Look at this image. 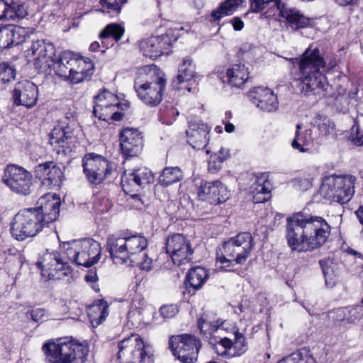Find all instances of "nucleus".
<instances>
[{"label": "nucleus", "mask_w": 363, "mask_h": 363, "mask_svg": "<svg viewBox=\"0 0 363 363\" xmlns=\"http://www.w3.org/2000/svg\"><path fill=\"white\" fill-rule=\"evenodd\" d=\"M330 229L320 216L297 213L287 218L286 238L293 251L308 252L322 246L327 241Z\"/></svg>", "instance_id": "obj_1"}, {"label": "nucleus", "mask_w": 363, "mask_h": 363, "mask_svg": "<svg viewBox=\"0 0 363 363\" xmlns=\"http://www.w3.org/2000/svg\"><path fill=\"white\" fill-rule=\"evenodd\" d=\"M289 61L298 68L300 89L305 94H320L328 86L324 72L333 67V63L326 65L324 57L317 47H308L301 58H291Z\"/></svg>", "instance_id": "obj_2"}, {"label": "nucleus", "mask_w": 363, "mask_h": 363, "mask_svg": "<svg viewBox=\"0 0 363 363\" xmlns=\"http://www.w3.org/2000/svg\"><path fill=\"white\" fill-rule=\"evenodd\" d=\"M147 246L146 238L140 234L129 237L111 235L107 240V250L116 264L129 262L149 272L153 268V261L145 252Z\"/></svg>", "instance_id": "obj_3"}, {"label": "nucleus", "mask_w": 363, "mask_h": 363, "mask_svg": "<svg viewBox=\"0 0 363 363\" xmlns=\"http://www.w3.org/2000/svg\"><path fill=\"white\" fill-rule=\"evenodd\" d=\"M254 247L252 235L247 232L238 234L223 242L216 252V264L228 269L245 262Z\"/></svg>", "instance_id": "obj_4"}, {"label": "nucleus", "mask_w": 363, "mask_h": 363, "mask_svg": "<svg viewBox=\"0 0 363 363\" xmlns=\"http://www.w3.org/2000/svg\"><path fill=\"white\" fill-rule=\"evenodd\" d=\"M164 74L155 66L148 68V72L140 71L135 80L134 89L139 99L150 106H156L162 101L166 87Z\"/></svg>", "instance_id": "obj_5"}, {"label": "nucleus", "mask_w": 363, "mask_h": 363, "mask_svg": "<svg viewBox=\"0 0 363 363\" xmlns=\"http://www.w3.org/2000/svg\"><path fill=\"white\" fill-rule=\"evenodd\" d=\"M42 350L49 363H84L89 353L87 345L67 339L48 341Z\"/></svg>", "instance_id": "obj_6"}, {"label": "nucleus", "mask_w": 363, "mask_h": 363, "mask_svg": "<svg viewBox=\"0 0 363 363\" xmlns=\"http://www.w3.org/2000/svg\"><path fill=\"white\" fill-rule=\"evenodd\" d=\"M94 65L89 58L78 56L69 50L61 52L55 62L54 69L61 77L77 84L89 77L94 72Z\"/></svg>", "instance_id": "obj_7"}, {"label": "nucleus", "mask_w": 363, "mask_h": 363, "mask_svg": "<svg viewBox=\"0 0 363 363\" xmlns=\"http://www.w3.org/2000/svg\"><path fill=\"white\" fill-rule=\"evenodd\" d=\"M355 182L352 175H329L323 178L319 193L330 202L346 203L354 196Z\"/></svg>", "instance_id": "obj_8"}, {"label": "nucleus", "mask_w": 363, "mask_h": 363, "mask_svg": "<svg viewBox=\"0 0 363 363\" xmlns=\"http://www.w3.org/2000/svg\"><path fill=\"white\" fill-rule=\"evenodd\" d=\"M62 247L67 259L78 266L89 267L101 257L100 243L91 238L65 242Z\"/></svg>", "instance_id": "obj_9"}, {"label": "nucleus", "mask_w": 363, "mask_h": 363, "mask_svg": "<svg viewBox=\"0 0 363 363\" xmlns=\"http://www.w3.org/2000/svg\"><path fill=\"white\" fill-rule=\"evenodd\" d=\"M223 332L232 335L233 338L219 337L218 340H215L214 350L218 355L228 357H239L247 351L246 339L244 335L239 332L238 327L229 321L219 319L218 335H223Z\"/></svg>", "instance_id": "obj_10"}, {"label": "nucleus", "mask_w": 363, "mask_h": 363, "mask_svg": "<svg viewBox=\"0 0 363 363\" xmlns=\"http://www.w3.org/2000/svg\"><path fill=\"white\" fill-rule=\"evenodd\" d=\"M48 223L43 216L32 208H25L17 213L11 223V233L18 240L34 237L38 234Z\"/></svg>", "instance_id": "obj_11"}, {"label": "nucleus", "mask_w": 363, "mask_h": 363, "mask_svg": "<svg viewBox=\"0 0 363 363\" xmlns=\"http://www.w3.org/2000/svg\"><path fill=\"white\" fill-rule=\"evenodd\" d=\"M118 347V358L125 363H153L151 347L138 335L121 340Z\"/></svg>", "instance_id": "obj_12"}, {"label": "nucleus", "mask_w": 363, "mask_h": 363, "mask_svg": "<svg viewBox=\"0 0 363 363\" xmlns=\"http://www.w3.org/2000/svg\"><path fill=\"white\" fill-rule=\"evenodd\" d=\"M126 103L120 102L115 94L103 90L94 97V114L99 120L118 121L122 119L123 113L128 108Z\"/></svg>", "instance_id": "obj_13"}, {"label": "nucleus", "mask_w": 363, "mask_h": 363, "mask_svg": "<svg viewBox=\"0 0 363 363\" xmlns=\"http://www.w3.org/2000/svg\"><path fill=\"white\" fill-rule=\"evenodd\" d=\"M251 9L253 12H259L264 9L269 4H273L274 16H279L285 18L289 26L294 29H299L306 27L309 24V19L301 14L298 11L289 8L283 4L281 0H250Z\"/></svg>", "instance_id": "obj_14"}, {"label": "nucleus", "mask_w": 363, "mask_h": 363, "mask_svg": "<svg viewBox=\"0 0 363 363\" xmlns=\"http://www.w3.org/2000/svg\"><path fill=\"white\" fill-rule=\"evenodd\" d=\"M36 264L41 269V274L45 279H62L72 272L69 263L61 254L55 251L43 253Z\"/></svg>", "instance_id": "obj_15"}, {"label": "nucleus", "mask_w": 363, "mask_h": 363, "mask_svg": "<svg viewBox=\"0 0 363 363\" xmlns=\"http://www.w3.org/2000/svg\"><path fill=\"white\" fill-rule=\"evenodd\" d=\"M173 355L184 363L197 360L201 342L195 336L189 334L172 336L169 341Z\"/></svg>", "instance_id": "obj_16"}, {"label": "nucleus", "mask_w": 363, "mask_h": 363, "mask_svg": "<svg viewBox=\"0 0 363 363\" xmlns=\"http://www.w3.org/2000/svg\"><path fill=\"white\" fill-rule=\"evenodd\" d=\"M175 30L169 29L164 35L151 36L139 43V48L144 56L155 60L162 55H168L172 45L177 40Z\"/></svg>", "instance_id": "obj_17"}, {"label": "nucleus", "mask_w": 363, "mask_h": 363, "mask_svg": "<svg viewBox=\"0 0 363 363\" xmlns=\"http://www.w3.org/2000/svg\"><path fill=\"white\" fill-rule=\"evenodd\" d=\"M32 179L33 176L28 171L16 164L8 165L1 178L12 191L25 196L30 194Z\"/></svg>", "instance_id": "obj_18"}, {"label": "nucleus", "mask_w": 363, "mask_h": 363, "mask_svg": "<svg viewBox=\"0 0 363 363\" xmlns=\"http://www.w3.org/2000/svg\"><path fill=\"white\" fill-rule=\"evenodd\" d=\"M166 252L171 257L173 263L180 266L192 259L193 249L190 241L182 234H173L166 240Z\"/></svg>", "instance_id": "obj_19"}, {"label": "nucleus", "mask_w": 363, "mask_h": 363, "mask_svg": "<svg viewBox=\"0 0 363 363\" xmlns=\"http://www.w3.org/2000/svg\"><path fill=\"white\" fill-rule=\"evenodd\" d=\"M84 172L88 181L94 184L102 182L111 173L110 162L104 157L89 154L83 159Z\"/></svg>", "instance_id": "obj_20"}, {"label": "nucleus", "mask_w": 363, "mask_h": 363, "mask_svg": "<svg viewBox=\"0 0 363 363\" xmlns=\"http://www.w3.org/2000/svg\"><path fill=\"white\" fill-rule=\"evenodd\" d=\"M55 52V48L52 43L45 40H38L34 41L30 48L27 50L26 57H33V59L29 60L33 61L37 69L46 71L54 63L52 57Z\"/></svg>", "instance_id": "obj_21"}, {"label": "nucleus", "mask_w": 363, "mask_h": 363, "mask_svg": "<svg viewBox=\"0 0 363 363\" xmlns=\"http://www.w3.org/2000/svg\"><path fill=\"white\" fill-rule=\"evenodd\" d=\"M74 118L72 114L61 118L50 134V145L55 147L69 148L70 144L74 141Z\"/></svg>", "instance_id": "obj_22"}, {"label": "nucleus", "mask_w": 363, "mask_h": 363, "mask_svg": "<svg viewBox=\"0 0 363 363\" xmlns=\"http://www.w3.org/2000/svg\"><path fill=\"white\" fill-rule=\"evenodd\" d=\"M320 144L319 137L315 133V126L306 127L301 130V125H296L295 138L291 143L294 149L298 150L301 152L314 154L318 152Z\"/></svg>", "instance_id": "obj_23"}, {"label": "nucleus", "mask_w": 363, "mask_h": 363, "mask_svg": "<svg viewBox=\"0 0 363 363\" xmlns=\"http://www.w3.org/2000/svg\"><path fill=\"white\" fill-rule=\"evenodd\" d=\"M153 181V174L150 169L142 167L133 172H125L121 177V185L126 194L138 191L146 184Z\"/></svg>", "instance_id": "obj_24"}, {"label": "nucleus", "mask_w": 363, "mask_h": 363, "mask_svg": "<svg viewBox=\"0 0 363 363\" xmlns=\"http://www.w3.org/2000/svg\"><path fill=\"white\" fill-rule=\"evenodd\" d=\"M248 97L250 101L262 111L275 112L279 108L278 98L269 88L255 87L249 92Z\"/></svg>", "instance_id": "obj_25"}, {"label": "nucleus", "mask_w": 363, "mask_h": 363, "mask_svg": "<svg viewBox=\"0 0 363 363\" xmlns=\"http://www.w3.org/2000/svg\"><path fill=\"white\" fill-rule=\"evenodd\" d=\"M229 196L228 188L220 181L202 183L198 189L199 199L213 205L226 201Z\"/></svg>", "instance_id": "obj_26"}, {"label": "nucleus", "mask_w": 363, "mask_h": 363, "mask_svg": "<svg viewBox=\"0 0 363 363\" xmlns=\"http://www.w3.org/2000/svg\"><path fill=\"white\" fill-rule=\"evenodd\" d=\"M38 87L29 80L18 82L13 91V100L16 105L32 107L36 104L38 99Z\"/></svg>", "instance_id": "obj_27"}, {"label": "nucleus", "mask_w": 363, "mask_h": 363, "mask_svg": "<svg viewBox=\"0 0 363 363\" xmlns=\"http://www.w3.org/2000/svg\"><path fill=\"white\" fill-rule=\"evenodd\" d=\"M120 141L121 151L128 157L137 156L143 147V136L134 128H124L120 133Z\"/></svg>", "instance_id": "obj_28"}, {"label": "nucleus", "mask_w": 363, "mask_h": 363, "mask_svg": "<svg viewBox=\"0 0 363 363\" xmlns=\"http://www.w3.org/2000/svg\"><path fill=\"white\" fill-rule=\"evenodd\" d=\"M209 127L199 119L189 121L187 142L195 150H201L208 143Z\"/></svg>", "instance_id": "obj_29"}, {"label": "nucleus", "mask_w": 363, "mask_h": 363, "mask_svg": "<svg viewBox=\"0 0 363 363\" xmlns=\"http://www.w3.org/2000/svg\"><path fill=\"white\" fill-rule=\"evenodd\" d=\"M60 206V197L55 194L48 193L40 197L36 203V206L32 208L37 210L45 221L49 224L57 218Z\"/></svg>", "instance_id": "obj_30"}, {"label": "nucleus", "mask_w": 363, "mask_h": 363, "mask_svg": "<svg viewBox=\"0 0 363 363\" xmlns=\"http://www.w3.org/2000/svg\"><path fill=\"white\" fill-rule=\"evenodd\" d=\"M35 174L42 181L44 186L50 188L52 186H58L63 177L61 169L53 162L38 164L35 168Z\"/></svg>", "instance_id": "obj_31"}, {"label": "nucleus", "mask_w": 363, "mask_h": 363, "mask_svg": "<svg viewBox=\"0 0 363 363\" xmlns=\"http://www.w3.org/2000/svg\"><path fill=\"white\" fill-rule=\"evenodd\" d=\"M248 79L249 71L244 64L233 65L220 76L224 84L235 89H242Z\"/></svg>", "instance_id": "obj_32"}, {"label": "nucleus", "mask_w": 363, "mask_h": 363, "mask_svg": "<svg viewBox=\"0 0 363 363\" xmlns=\"http://www.w3.org/2000/svg\"><path fill=\"white\" fill-rule=\"evenodd\" d=\"M196 77L197 73L196 72L195 63L190 57H185L179 65L178 74L173 83L175 86H178L177 87L178 89L185 88L188 91H191V88L188 84H185L184 86L182 85L191 82Z\"/></svg>", "instance_id": "obj_33"}, {"label": "nucleus", "mask_w": 363, "mask_h": 363, "mask_svg": "<svg viewBox=\"0 0 363 363\" xmlns=\"http://www.w3.org/2000/svg\"><path fill=\"white\" fill-rule=\"evenodd\" d=\"M1 37L5 38L4 47L8 48L24 41L25 30L23 28L12 24L1 23Z\"/></svg>", "instance_id": "obj_34"}, {"label": "nucleus", "mask_w": 363, "mask_h": 363, "mask_svg": "<svg viewBox=\"0 0 363 363\" xmlns=\"http://www.w3.org/2000/svg\"><path fill=\"white\" fill-rule=\"evenodd\" d=\"M208 278V273L205 268L201 267L191 268L186 277V289H189V293H191L190 289L194 293L203 286Z\"/></svg>", "instance_id": "obj_35"}, {"label": "nucleus", "mask_w": 363, "mask_h": 363, "mask_svg": "<svg viewBox=\"0 0 363 363\" xmlns=\"http://www.w3.org/2000/svg\"><path fill=\"white\" fill-rule=\"evenodd\" d=\"M250 191L253 194L254 203L265 202L270 198L271 184L264 177L257 178L251 185Z\"/></svg>", "instance_id": "obj_36"}, {"label": "nucleus", "mask_w": 363, "mask_h": 363, "mask_svg": "<svg viewBox=\"0 0 363 363\" xmlns=\"http://www.w3.org/2000/svg\"><path fill=\"white\" fill-rule=\"evenodd\" d=\"M198 327L202 335L214 345L215 334H218L219 319L211 320L207 315L203 314L198 320Z\"/></svg>", "instance_id": "obj_37"}, {"label": "nucleus", "mask_w": 363, "mask_h": 363, "mask_svg": "<svg viewBox=\"0 0 363 363\" xmlns=\"http://www.w3.org/2000/svg\"><path fill=\"white\" fill-rule=\"evenodd\" d=\"M336 320L346 323H355L363 318V306L357 305L352 307L338 308L335 311Z\"/></svg>", "instance_id": "obj_38"}, {"label": "nucleus", "mask_w": 363, "mask_h": 363, "mask_svg": "<svg viewBox=\"0 0 363 363\" xmlns=\"http://www.w3.org/2000/svg\"><path fill=\"white\" fill-rule=\"evenodd\" d=\"M4 9L1 14L2 20L15 21L24 18L27 15V10L23 4H18L13 0L3 1Z\"/></svg>", "instance_id": "obj_39"}, {"label": "nucleus", "mask_w": 363, "mask_h": 363, "mask_svg": "<svg viewBox=\"0 0 363 363\" xmlns=\"http://www.w3.org/2000/svg\"><path fill=\"white\" fill-rule=\"evenodd\" d=\"M146 306V302L142 296L135 294L132 298L130 310L128 313V320L133 324L140 323L143 321V313Z\"/></svg>", "instance_id": "obj_40"}, {"label": "nucleus", "mask_w": 363, "mask_h": 363, "mask_svg": "<svg viewBox=\"0 0 363 363\" xmlns=\"http://www.w3.org/2000/svg\"><path fill=\"white\" fill-rule=\"evenodd\" d=\"M125 32L124 28L117 23L107 25L100 33L99 38L101 40V47L107 48L109 43L107 41L112 38L115 42L120 40Z\"/></svg>", "instance_id": "obj_41"}, {"label": "nucleus", "mask_w": 363, "mask_h": 363, "mask_svg": "<svg viewBox=\"0 0 363 363\" xmlns=\"http://www.w3.org/2000/svg\"><path fill=\"white\" fill-rule=\"evenodd\" d=\"M108 303L106 301L100 300L98 303L89 308V316L94 327L100 325L108 315Z\"/></svg>", "instance_id": "obj_42"}, {"label": "nucleus", "mask_w": 363, "mask_h": 363, "mask_svg": "<svg viewBox=\"0 0 363 363\" xmlns=\"http://www.w3.org/2000/svg\"><path fill=\"white\" fill-rule=\"evenodd\" d=\"M242 3V0H225L212 11L211 17L215 21H218L224 16L232 15Z\"/></svg>", "instance_id": "obj_43"}, {"label": "nucleus", "mask_w": 363, "mask_h": 363, "mask_svg": "<svg viewBox=\"0 0 363 363\" xmlns=\"http://www.w3.org/2000/svg\"><path fill=\"white\" fill-rule=\"evenodd\" d=\"M183 179V173L178 167H166L159 177V182L163 186H169Z\"/></svg>", "instance_id": "obj_44"}, {"label": "nucleus", "mask_w": 363, "mask_h": 363, "mask_svg": "<svg viewBox=\"0 0 363 363\" xmlns=\"http://www.w3.org/2000/svg\"><path fill=\"white\" fill-rule=\"evenodd\" d=\"M103 11L109 14L110 17L118 16L121 13V7L127 0H101Z\"/></svg>", "instance_id": "obj_45"}, {"label": "nucleus", "mask_w": 363, "mask_h": 363, "mask_svg": "<svg viewBox=\"0 0 363 363\" xmlns=\"http://www.w3.org/2000/svg\"><path fill=\"white\" fill-rule=\"evenodd\" d=\"M179 115V111L172 104L164 106L160 111V121L167 125H171L174 121L176 116Z\"/></svg>", "instance_id": "obj_46"}, {"label": "nucleus", "mask_w": 363, "mask_h": 363, "mask_svg": "<svg viewBox=\"0 0 363 363\" xmlns=\"http://www.w3.org/2000/svg\"><path fill=\"white\" fill-rule=\"evenodd\" d=\"M317 129L321 135H328L332 134L335 130L333 122L325 116H318L315 119Z\"/></svg>", "instance_id": "obj_47"}, {"label": "nucleus", "mask_w": 363, "mask_h": 363, "mask_svg": "<svg viewBox=\"0 0 363 363\" xmlns=\"http://www.w3.org/2000/svg\"><path fill=\"white\" fill-rule=\"evenodd\" d=\"M313 177L311 174H303L297 177L291 181L294 189L298 191H306L312 187Z\"/></svg>", "instance_id": "obj_48"}, {"label": "nucleus", "mask_w": 363, "mask_h": 363, "mask_svg": "<svg viewBox=\"0 0 363 363\" xmlns=\"http://www.w3.org/2000/svg\"><path fill=\"white\" fill-rule=\"evenodd\" d=\"M27 317L36 323L43 322L49 319L50 314L44 308H34L27 313Z\"/></svg>", "instance_id": "obj_49"}, {"label": "nucleus", "mask_w": 363, "mask_h": 363, "mask_svg": "<svg viewBox=\"0 0 363 363\" xmlns=\"http://www.w3.org/2000/svg\"><path fill=\"white\" fill-rule=\"evenodd\" d=\"M350 138L351 141L357 146H363V132L361 131L359 124L357 121L351 129Z\"/></svg>", "instance_id": "obj_50"}, {"label": "nucleus", "mask_w": 363, "mask_h": 363, "mask_svg": "<svg viewBox=\"0 0 363 363\" xmlns=\"http://www.w3.org/2000/svg\"><path fill=\"white\" fill-rule=\"evenodd\" d=\"M93 208L97 213H104L108 211L111 203L107 199L96 197L94 201Z\"/></svg>", "instance_id": "obj_51"}, {"label": "nucleus", "mask_w": 363, "mask_h": 363, "mask_svg": "<svg viewBox=\"0 0 363 363\" xmlns=\"http://www.w3.org/2000/svg\"><path fill=\"white\" fill-rule=\"evenodd\" d=\"M179 312L177 304L164 305L160 308V313L164 319L174 317Z\"/></svg>", "instance_id": "obj_52"}, {"label": "nucleus", "mask_w": 363, "mask_h": 363, "mask_svg": "<svg viewBox=\"0 0 363 363\" xmlns=\"http://www.w3.org/2000/svg\"><path fill=\"white\" fill-rule=\"evenodd\" d=\"M16 69L7 64H1V81L4 82H10L15 79Z\"/></svg>", "instance_id": "obj_53"}, {"label": "nucleus", "mask_w": 363, "mask_h": 363, "mask_svg": "<svg viewBox=\"0 0 363 363\" xmlns=\"http://www.w3.org/2000/svg\"><path fill=\"white\" fill-rule=\"evenodd\" d=\"M223 162L218 155H212L208 160V169L211 173H216L222 167Z\"/></svg>", "instance_id": "obj_54"}, {"label": "nucleus", "mask_w": 363, "mask_h": 363, "mask_svg": "<svg viewBox=\"0 0 363 363\" xmlns=\"http://www.w3.org/2000/svg\"><path fill=\"white\" fill-rule=\"evenodd\" d=\"M301 349H299L290 355L283 357L277 363H301Z\"/></svg>", "instance_id": "obj_55"}, {"label": "nucleus", "mask_w": 363, "mask_h": 363, "mask_svg": "<svg viewBox=\"0 0 363 363\" xmlns=\"http://www.w3.org/2000/svg\"><path fill=\"white\" fill-rule=\"evenodd\" d=\"M301 363H317L313 354L306 348H301Z\"/></svg>", "instance_id": "obj_56"}, {"label": "nucleus", "mask_w": 363, "mask_h": 363, "mask_svg": "<svg viewBox=\"0 0 363 363\" xmlns=\"http://www.w3.org/2000/svg\"><path fill=\"white\" fill-rule=\"evenodd\" d=\"M84 279L86 282L93 283L98 279L96 271L95 269L90 270L85 276Z\"/></svg>", "instance_id": "obj_57"}, {"label": "nucleus", "mask_w": 363, "mask_h": 363, "mask_svg": "<svg viewBox=\"0 0 363 363\" xmlns=\"http://www.w3.org/2000/svg\"><path fill=\"white\" fill-rule=\"evenodd\" d=\"M231 23H232L234 30H241L243 28L244 23L238 17L233 18L231 20Z\"/></svg>", "instance_id": "obj_58"}, {"label": "nucleus", "mask_w": 363, "mask_h": 363, "mask_svg": "<svg viewBox=\"0 0 363 363\" xmlns=\"http://www.w3.org/2000/svg\"><path fill=\"white\" fill-rule=\"evenodd\" d=\"M8 251L10 255L9 262H11L12 264L16 265L18 264V259L16 257L18 250L15 248H9L8 249Z\"/></svg>", "instance_id": "obj_59"}, {"label": "nucleus", "mask_w": 363, "mask_h": 363, "mask_svg": "<svg viewBox=\"0 0 363 363\" xmlns=\"http://www.w3.org/2000/svg\"><path fill=\"white\" fill-rule=\"evenodd\" d=\"M215 155H218L220 157V159H221V160L223 162H224L229 157L230 152H229L228 149L221 147L219 150L218 152L216 153Z\"/></svg>", "instance_id": "obj_60"}, {"label": "nucleus", "mask_w": 363, "mask_h": 363, "mask_svg": "<svg viewBox=\"0 0 363 363\" xmlns=\"http://www.w3.org/2000/svg\"><path fill=\"white\" fill-rule=\"evenodd\" d=\"M355 215L359 223L363 228V205L360 206L355 211Z\"/></svg>", "instance_id": "obj_61"}, {"label": "nucleus", "mask_w": 363, "mask_h": 363, "mask_svg": "<svg viewBox=\"0 0 363 363\" xmlns=\"http://www.w3.org/2000/svg\"><path fill=\"white\" fill-rule=\"evenodd\" d=\"M348 254L353 255L354 257H357L359 259H360L363 262V255H362L360 252H357L355 250L353 249H348L347 250Z\"/></svg>", "instance_id": "obj_62"}, {"label": "nucleus", "mask_w": 363, "mask_h": 363, "mask_svg": "<svg viewBox=\"0 0 363 363\" xmlns=\"http://www.w3.org/2000/svg\"><path fill=\"white\" fill-rule=\"evenodd\" d=\"M101 45L97 41L93 42L89 46V50L91 52H96L99 50Z\"/></svg>", "instance_id": "obj_63"}, {"label": "nucleus", "mask_w": 363, "mask_h": 363, "mask_svg": "<svg viewBox=\"0 0 363 363\" xmlns=\"http://www.w3.org/2000/svg\"><path fill=\"white\" fill-rule=\"evenodd\" d=\"M235 130V126L233 123H225V130L228 133H233Z\"/></svg>", "instance_id": "obj_64"}]
</instances>
